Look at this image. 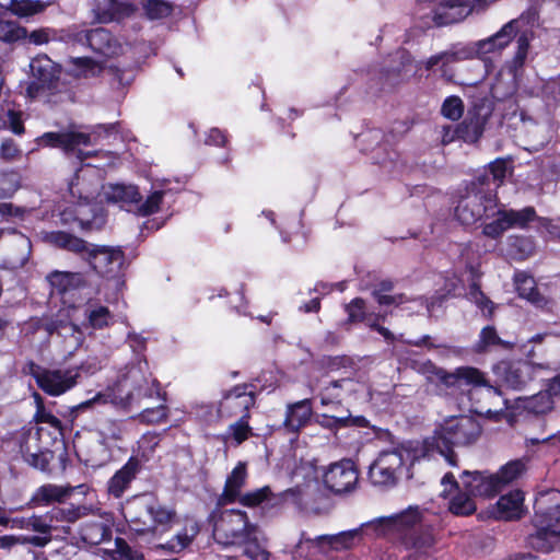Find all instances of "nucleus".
<instances>
[{
	"instance_id": "nucleus-1",
	"label": "nucleus",
	"mask_w": 560,
	"mask_h": 560,
	"mask_svg": "<svg viewBox=\"0 0 560 560\" xmlns=\"http://www.w3.org/2000/svg\"><path fill=\"white\" fill-rule=\"evenodd\" d=\"M440 392L446 395L464 394L466 386H472L467 393L474 400V411L490 419H498L508 407V400L502 397L499 388L490 385L485 374L476 368L460 366L453 372L433 368Z\"/></svg>"
},
{
	"instance_id": "nucleus-2",
	"label": "nucleus",
	"mask_w": 560,
	"mask_h": 560,
	"mask_svg": "<svg viewBox=\"0 0 560 560\" xmlns=\"http://www.w3.org/2000/svg\"><path fill=\"white\" fill-rule=\"evenodd\" d=\"M524 18L511 20L505 23L497 33L493 35L464 44V48L468 60L478 58L483 61L486 72H490L491 61L490 55L500 54L509 44L516 38V52L513 57L511 66H509V74L511 77L510 84L502 93V97L511 95L516 89V71L521 69L527 58L530 38L527 32H521Z\"/></svg>"
},
{
	"instance_id": "nucleus-3",
	"label": "nucleus",
	"mask_w": 560,
	"mask_h": 560,
	"mask_svg": "<svg viewBox=\"0 0 560 560\" xmlns=\"http://www.w3.org/2000/svg\"><path fill=\"white\" fill-rule=\"evenodd\" d=\"M480 434L481 427L475 418L451 417L436 427L431 436L423 440L421 456L432 458L440 455L450 466L457 467L458 458L453 448L475 443Z\"/></svg>"
},
{
	"instance_id": "nucleus-4",
	"label": "nucleus",
	"mask_w": 560,
	"mask_h": 560,
	"mask_svg": "<svg viewBox=\"0 0 560 560\" xmlns=\"http://www.w3.org/2000/svg\"><path fill=\"white\" fill-rule=\"evenodd\" d=\"M47 240L52 245L72 252L86 260L101 277L115 281L116 289L124 285L121 268L125 255L119 247L98 246L63 231L51 232Z\"/></svg>"
},
{
	"instance_id": "nucleus-5",
	"label": "nucleus",
	"mask_w": 560,
	"mask_h": 560,
	"mask_svg": "<svg viewBox=\"0 0 560 560\" xmlns=\"http://www.w3.org/2000/svg\"><path fill=\"white\" fill-rule=\"evenodd\" d=\"M112 128V126H97L90 132H46L37 138V144L39 147L60 148L67 154L75 153L78 160L83 166L105 171L106 166L113 165L117 160V156L113 152L83 151L80 147L98 144L100 140L105 135H108Z\"/></svg>"
},
{
	"instance_id": "nucleus-6",
	"label": "nucleus",
	"mask_w": 560,
	"mask_h": 560,
	"mask_svg": "<svg viewBox=\"0 0 560 560\" xmlns=\"http://www.w3.org/2000/svg\"><path fill=\"white\" fill-rule=\"evenodd\" d=\"M487 177H477L459 197L455 208L456 219L466 225L482 219H493L498 212V198L489 188H486Z\"/></svg>"
},
{
	"instance_id": "nucleus-7",
	"label": "nucleus",
	"mask_w": 560,
	"mask_h": 560,
	"mask_svg": "<svg viewBox=\"0 0 560 560\" xmlns=\"http://www.w3.org/2000/svg\"><path fill=\"white\" fill-rule=\"evenodd\" d=\"M388 517L393 536L399 538L407 549L427 552L434 546L435 538L431 528L423 525L418 506H409Z\"/></svg>"
},
{
	"instance_id": "nucleus-8",
	"label": "nucleus",
	"mask_w": 560,
	"mask_h": 560,
	"mask_svg": "<svg viewBox=\"0 0 560 560\" xmlns=\"http://www.w3.org/2000/svg\"><path fill=\"white\" fill-rule=\"evenodd\" d=\"M164 190L153 191L145 200L137 186L126 183H108L102 186L101 197L107 203L117 205L137 215L147 217L159 211Z\"/></svg>"
},
{
	"instance_id": "nucleus-9",
	"label": "nucleus",
	"mask_w": 560,
	"mask_h": 560,
	"mask_svg": "<svg viewBox=\"0 0 560 560\" xmlns=\"http://www.w3.org/2000/svg\"><path fill=\"white\" fill-rule=\"evenodd\" d=\"M210 522L214 540L223 546L241 545L252 527L256 526L249 522L245 511L237 509L214 511Z\"/></svg>"
},
{
	"instance_id": "nucleus-10",
	"label": "nucleus",
	"mask_w": 560,
	"mask_h": 560,
	"mask_svg": "<svg viewBox=\"0 0 560 560\" xmlns=\"http://www.w3.org/2000/svg\"><path fill=\"white\" fill-rule=\"evenodd\" d=\"M416 14L430 28L462 22L468 11L466 0H418Z\"/></svg>"
},
{
	"instance_id": "nucleus-11",
	"label": "nucleus",
	"mask_w": 560,
	"mask_h": 560,
	"mask_svg": "<svg viewBox=\"0 0 560 560\" xmlns=\"http://www.w3.org/2000/svg\"><path fill=\"white\" fill-rule=\"evenodd\" d=\"M409 459V452L401 448L381 452L370 465V481L378 487L392 488L396 486Z\"/></svg>"
},
{
	"instance_id": "nucleus-12",
	"label": "nucleus",
	"mask_w": 560,
	"mask_h": 560,
	"mask_svg": "<svg viewBox=\"0 0 560 560\" xmlns=\"http://www.w3.org/2000/svg\"><path fill=\"white\" fill-rule=\"evenodd\" d=\"M536 219V211L533 207H525L521 210L505 209L498 203V212L489 223L483 224L482 234L489 238L498 240L509 229H525L529 222Z\"/></svg>"
},
{
	"instance_id": "nucleus-13",
	"label": "nucleus",
	"mask_w": 560,
	"mask_h": 560,
	"mask_svg": "<svg viewBox=\"0 0 560 560\" xmlns=\"http://www.w3.org/2000/svg\"><path fill=\"white\" fill-rule=\"evenodd\" d=\"M31 374L38 387L50 396H59L74 387L78 383V369H45L34 363L31 365Z\"/></svg>"
},
{
	"instance_id": "nucleus-14",
	"label": "nucleus",
	"mask_w": 560,
	"mask_h": 560,
	"mask_svg": "<svg viewBox=\"0 0 560 560\" xmlns=\"http://www.w3.org/2000/svg\"><path fill=\"white\" fill-rule=\"evenodd\" d=\"M359 476L353 462L343 459L329 465L323 474L325 487L336 494L354 489Z\"/></svg>"
},
{
	"instance_id": "nucleus-15",
	"label": "nucleus",
	"mask_w": 560,
	"mask_h": 560,
	"mask_svg": "<svg viewBox=\"0 0 560 560\" xmlns=\"http://www.w3.org/2000/svg\"><path fill=\"white\" fill-rule=\"evenodd\" d=\"M153 499L147 495L133 497L121 508L125 520L132 530L139 534L152 530Z\"/></svg>"
},
{
	"instance_id": "nucleus-16",
	"label": "nucleus",
	"mask_w": 560,
	"mask_h": 560,
	"mask_svg": "<svg viewBox=\"0 0 560 560\" xmlns=\"http://www.w3.org/2000/svg\"><path fill=\"white\" fill-rule=\"evenodd\" d=\"M77 40L80 43L85 42L94 52L105 58L118 57L125 54L127 48V45H124L108 30L103 27L79 33Z\"/></svg>"
},
{
	"instance_id": "nucleus-17",
	"label": "nucleus",
	"mask_w": 560,
	"mask_h": 560,
	"mask_svg": "<svg viewBox=\"0 0 560 560\" xmlns=\"http://www.w3.org/2000/svg\"><path fill=\"white\" fill-rule=\"evenodd\" d=\"M535 524H541L560 536V491H547L536 500Z\"/></svg>"
},
{
	"instance_id": "nucleus-18",
	"label": "nucleus",
	"mask_w": 560,
	"mask_h": 560,
	"mask_svg": "<svg viewBox=\"0 0 560 560\" xmlns=\"http://www.w3.org/2000/svg\"><path fill=\"white\" fill-rule=\"evenodd\" d=\"M468 60L464 43L452 45L448 49L432 55L422 61L423 67L428 71H439L442 79L452 81L455 77L453 65L456 62Z\"/></svg>"
},
{
	"instance_id": "nucleus-19",
	"label": "nucleus",
	"mask_w": 560,
	"mask_h": 560,
	"mask_svg": "<svg viewBox=\"0 0 560 560\" xmlns=\"http://www.w3.org/2000/svg\"><path fill=\"white\" fill-rule=\"evenodd\" d=\"M362 388V384L349 377L324 382L318 392L320 405L339 406L345 398L357 394Z\"/></svg>"
},
{
	"instance_id": "nucleus-20",
	"label": "nucleus",
	"mask_w": 560,
	"mask_h": 560,
	"mask_svg": "<svg viewBox=\"0 0 560 560\" xmlns=\"http://www.w3.org/2000/svg\"><path fill=\"white\" fill-rule=\"evenodd\" d=\"M247 386H235L226 393L220 401L218 413L220 417H231L237 413H248L255 405V395L247 392Z\"/></svg>"
},
{
	"instance_id": "nucleus-21",
	"label": "nucleus",
	"mask_w": 560,
	"mask_h": 560,
	"mask_svg": "<svg viewBox=\"0 0 560 560\" xmlns=\"http://www.w3.org/2000/svg\"><path fill=\"white\" fill-rule=\"evenodd\" d=\"M541 368L542 365L528 361L504 363L502 378L508 387L522 390L535 378L536 372Z\"/></svg>"
},
{
	"instance_id": "nucleus-22",
	"label": "nucleus",
	"mask_w": 560,
	"mask_h": 560,
	"mask_svg": "<svg viewBox=\"0 0 560 560\" xmlns=\"http://www.w3.org/2000/svg\"><path fill=\"white\" fill-rule=\"evenodd\" d=\"M95 513L91 515L96 520L84 522L79 532L81 539L92 546L100 545L112 537L110 515L101 513L98 508H95Z\"/></svg>"
},
{
	"instance_id": "nucleus-23",
	"label": "nucleus",
	"mask_w": 560,
	"mask_h": 560,
	"mask_svg": "<svg viewBox=\"0 0 560 560\" xmlns=\"http://www.w3.org/2000/svg\"><path fill=\"white\" fill-rule=\"evenodd\" d=\"M151 376L148 362L145 359L139 360L137 363L128 365L117 381V389L119 393L126 394V405H128V392L138 393L148 385V378Z\"/></svg>"
},
{
	"instance_id": "nucleus-24",
	"label": "nucleus",
	"mask_w": 560,
	"mask_h": 560,
	"mask_svg": "<svg viewBox=\"0 0 560 560\" xmlns=\"http://www.w3.org/2000/svg\"><path fill=\"white\" fill-rule=\"evenodd\" d=\"M143 463L140 458L131 456L127 463L117 470L107 482L108 493L118 499L129 489L131 482L141 472Z\"/></svg>"
},
{
	"instance_id": "nucleus-25",
	"label": "nucleus",
	"mask_w": 560,
	"mask_h": 560,
	"mask_svg": "<svg viewBox=\"0 0 560 560\" xmlns=\"http://www.w3.org/2000/svg\"><path fill=\"white\" fill-rule=\"evenodd\" d=\"M460 479L463 489L475 497H493L502 489L495 475L486 476L479 471L465 470Z\"/></svg>"
},
{
	"instance_id": "nucleus-26",
	"label": "nucleus",
	"mask_w": 560,
	"mask_h": 560,
	"mask_svg": "<svg viewBox=\"0 0 560 560\" xmlns=\"http://www.w3.org/2000/svg\"><path fill=\"white\" fill-rule=\"evenodd\" d=\"M40 430L42 429L37 428L34 434L28 432L25 439L21 442L20 448L25 462L30 466L42 471H47L50 460L52 459L54 456L52 453L47 448H42L38 445L31 444L33 440H38Z\"/></svg>"
},
{
	"instance_id": "nucleus-27",
	"label": "nucleus",
	"mask_w": 560,
	"mask_h": 560,
	"mask_svg": "<svg viewBox=\"0 0 560 560\" xmlns=\"http://www.w3.org/2000/svg\"><path fill=\"white\" fill-rule=\"evenodd\" d=\"M246 464L240 462L228 476L224 489L218 498V504L226 505L236 502L242 494V489L246 483Z\"/></svg>"
},
{
	"instance_id": "nucleus-28",
	"label": "nucleus",
	"mask_w": 560,
	"mask_h": 560,
	"mask_svg": "<svg viewBox=\"0 0 560 560\" xmlns=\"http://www.w3.org/2000/svg\"><path fill=\"white\" fill-rule=\"evenodd\" d=\"M312 400L306 398L287 407L283 425L288 432L296 433L304 428L311 420Z\"/></svg>"
},
{
	"instance_id": "nucleus-29",
	"label": "nucleus",
	"mask_w": 560,
	"mask_h": 560,
	"mask_svg": "<svg viewBox=\"0 0 560 560\" xmlns=\"http://www.w3.org/2000/svg\"><path fill=\"white\" fill-rule=\"evenodd\" d=\"M243 553L249 560H269L268 539L262 530L256 525L246 535V539L242 540Z\"/></svg>"
},
{
	"instance_id": "nucleus-30",
	"label": "nucleus",
	"mask_w": 560,
	"mask_h": 560,
	"mask_svg": "<svg viewBox=\"0 0 560 560\" xmlns=\"http://www.w3.org/2000/svg\"><path fill=\"white\" fill-rule=\"evenodd\" d=\"M74 489L71 486L43 485L34 492L31 501L37 506L61 503L72 494Z\"/></svg>"
},
{
	"instance_id": "nucleus-31",
	"label": "nucleus",
	"mask_w": 560,
	"mask_h": 560,
	"mask_svg": "<svg viewBox=\"0 0 560 560\" xmlns=\"http://www.w3.org/2000/svg\"><path fill=\"white\" fill-rule=\"evenodd\" d=\"M313 540H316L317 542L327 541L335 549H347V548L354 546L357 542H360L362 540V537H361L359 527L354 528V529L341 532L336 535L318 536L315 539L306 537L305 534L303 533L301 540L298 544L296 548H301L303 541L313 542Z\"/></svg>"
},
{
	"instance_id": "nucleus-32",
	"label": "nucleus",
	"mask_w": 560,
	"mask_h": 560,
	"mask_svg": "<svg viewBox=\"0 0 560 560\" xmlns=\"http://www.w3.org/2000/svg\"><path fill=\"white\" fill-rule=\"evenodd\" d=\"M524 497L518 490L502 495L498 503V517L510 521L521 517Z\"/></svg>"
},
{
	"instance_id": "nucleus-33",
	"label": "nucleus",
	"mask_w": 560,
	"mask_h": 560,
	"mask_svg": "<svg viewBox=\"0 0 560 560\" xmlns=\"http://www.w3.org/2000/svg\"><path fill=\"white\" fill-rule=\"evenodd\" d=\"M84 326L91 329H104L114 324V315L108 307L101 304H88L84 310Z\"/></svg>"
},
{
	"instance_id": "nucleus-34",
	"label": "nucleus",
	"mask_w": 560,
	"mask_h": 560,
	"mask_svg": "<svg viewBox=\"0 0 560 560\" xmlns=\"http://www.w3.org/2000/svg\"><path fill=\"white\" fill-rule=\"evenodd\" d=\"M537 530L528 537V545L540 552L547 553L552 551L560 544V536L553 534L549 528L535 524Z\"/></svg>"
},
{
	"instance_id": "nucleus-35",
	"label": "nucleus",
	"mask_w": 560,
	"mask_h": 560,
	"mask_svg": "<svg viewBox=\"0 0 560 560\" xmlns=\"http://www.w3.org/2000/svg\"><path fill=\"white\" fill-rule=\"evenodd\" d=\"M69 72L75 77L91 78L98 75L104 66L90 57H77L69 60Z\"/></svg>"
},
{
	"instance_id": "nucleus-36",
	"label": "nucleus",
	"mask_w": 560,
	"mask_h": 560,
	"mask_svg": "<svg viewBox=\"0 0 560 560\" xmlns=\"http://www.w3.org/2000/svg\"><path fill=\"white\" fill-rule=\"evenodd\" d=\"M392 523L388 516L376 517L372 521L361 524L359 527L362 539H376L381 537L393 536L390 529Z\"/></svg>"
},
{
	"instance_id": "nucleus-37",
	"label": "nucleus",
	"mask_w": 560,
	"mask_h": 560,
	"mask_svg": "<svg viewBox=\"0 0 560 560\" xmlns=\"http://www.w3.org/2000/svg\"><path fill=\"white\" fill-rule=\"evenodd\" d=\"M30 67L33 77L43 84L50 83L57 75L55 62L46 55H39L32 59Z\"/></svg>"
},
{
	"instance_id": "nucleus-38",
	"label": "nucleus",
	"mask_w": 560,
	"mask_h": 560,
	"mask_svg": "<svg viewBox=\"0 0 560 560\" xmlns=\"http://www.w3.org/2000/svg\"><path fill=\"white\" fill-rule=\"evenodd\" d=\"M486 118L479 115L467 117L459 125V138L465 142L474 143L482 136Z\"/></svg>"
},
{
	"instance_id": "nucleus-39",
	"label": "nucleus",
	"mask_w": 560,
	"mask_h": 560,
	"mask_svg": "<svg viewBox=\"0 0 560 560\" xmlns=\"http://www.w3.org/2000/svg\"><path fill=\"white\" fill-rule=\"evenodd\" d=\"M93 505H71L67 508H58L51 511V518L57 522L74 523L81 517L88 516L95 513Z\"/></svg>"
},
{
	"instance_id": "nucleus-40",
	"label": "nucleus",
	"mask_w": 560,
	"mask_h": 560,
	"mask_svg": "<svg viewBox=\"0 0 560 560\" xmlns=\"http://www.w3.org/2000/svg\"><path fill=\"white\" fill-rule=\"evenodd\" d=\"M49 542V537L4 535L0 537V550L9 553L18 545H32L42 548Z\"/></svg>"
},
{
	"instance_id": "nucleus-41",
	"label": "nucleus",
	"mask_w": 560,
	"mask_h": 560,
	"mask_svg": "<svg viewBox=\"0 0 560 560\" xmlns=\"http://www.w3.org/2000/svg\"><path fill=\"white\" fill-rule=\"evenodd\" d=\"M346 312L348 314V323H364L368 327L376 315L375 313L368 312L365 302L361 298H355L349 304H347Z\"/></svg>"
},
{
	"instance_id": "nucleus-42",
	"label": "nucleus",
	"mask_w": 560,
	"mask_h": 560,
	"mask_svg": "<svg viewBox=\"0 0 560 560\" xmlns=\"http://www.w3.org/2000/svg\"><path fill=\"white\" fill-rule=\"evenodd\" d=\"M137 11V5L130 2L108 0V11L100 15L101 22L107 23L114 20L129 18Z\"/></svg>"
},
{
	"instance_id": "nucleus-43",
	"label": "nucleus",
	"mask_w": 560,
	"mask_h": 560,
	"mask_svg": "<svg viewBox=\"0 0 560 560\" xmlns=\"http://www.w3.org/2000/svg\"><path fill=\"white\" fill-rule=\"evenodd\" d=\"M141 4L145 16L151 21L166 19L174 10L173 3L165 0H142Z\"/></svg>"
},
{
	"instance_id": "nucleus-44",
	"label": "nucleus",
	"mask_w": 560,
	"mask_h": 560,
	"mask_svg": "<svg viewBox=\"0 0 560 560\" xmlns=\"http://www.w3.org/2000/svg\"><path fill=\"white\" fill-rule=\"evenodd\" d=\"M524 408L534 415H544L553 408V399L545 390L524 399Z\"/></svg>"
},
{
	"instance_id": "nucleus-45",
	"label": "nucleus",
	"mask_w": 560,
	"mask_h": 560,
	"mask_svg": "<svg viewBox=\"0 0 560 560\" xmlns=\"http://www.w3.org/2000/svg\"><path fill=\"white\" fill-rule=\"evenodd\" d=\"M48 3L34 0H11L9 9L18 16L28 18L43 12Z\"/></svg>"
},
{
	"instance_id": "nucleus-46",
	"label": "nucleus",
	"mask_w": 560,
	"mask_h": 560,
	"mask_svg": "<svg viewBox=\"0 0 560 560\" xmlns=\"http://www.w3.org/2000/svg\"><path fill=\"white\" fill-rule=\"evenodd\" d=\"M493 346H500L504 349H510L512 347V345L510 342L502 340L498 336L494 327L487 326V327L482 328V330L480 331L479 341L476 346V350L478 352H483L488 348L493 347Z\"/></svg>"
},
{
	"instance_id": "nucleus-47",
	"label": "nucleus",
	"mask_w": 560,
	"mask_h": 560,
	"mask_svg": "<svg viewBox=\"0 0 560 560\" xmlns=\"http://www.w3.org/2000/svg\"><path fill=\"white\" fill-rule=\"evenodd\" d=\"M272 497L271 489L265 486L246 493H242L236 502L247 508H256Z\"/></svg>"
},
{
	"instance_id": "nucleus-48",
	"label": "nucleus",
	"mask_w": 560,
	"mask_h": 560,
	"mask_svg": "<svg viewBox=\"0 0 560 560\" xmlns=\"http://www.w3.org/2000/svg\"><path fill=\"white\" fill-rule=\"evenodd\" d=\"M471 494L458 493L450 501V511L455 515H469L475 512L476 505L470 498Z\"/></svg>"
},
{
	"instance_id": "nucleus-49",
	"label": "nucleus",
	"mask_w": 560,
	"mask_h": 560,
	"mask_svg": "<svg viewBox=\"0 0 560 560\" xmlns=\"http://www.w3.org/2000/svg\"><path fill=\"white\" fill-rule=\"evenodd\" d=\"M524 464L521 460H513L504 465L498 474H495L501 488L522 475Z\"/></svg>"
},
{
	"instance_id": "nucleus-50",
	"label": "nucleus",
	"mask_w": 560,
	"mask_h": 560,
	"mask_svg": "<svg viewBox=\"0 0 560 560\" xmlns=\"http://www.w3.org/2000/svg\"><path fill=\"white\" fill-rule=\"evenodd\" d=\"M464 113V104L460 97L452 95L444 100L441 114L450 120H458Z\"/></svg>"
},
{
	"instance_id": "nucleus-51",
	"label": "nucleus",
	"mask_w": 560,
	"mask_h": 560,
	"mask_svg": "<svg viewBox=\"0 0 560 560\" xmlns=\"http://www.w3.org/2000/svg\"><path fill=\"white\" fill-rule=\"evenodd\" d=\"M196 534L197 529L195 527H191V534H188V532L184 529L183 532L177 533L165 545H161V547L173 552H179L190 545Z\"/></svg>"
},
{
	"instance_id": "nucleus-52",
	"label": "nucleus",
	"mask_w": 560,
	"mask_h": 560,
	"mask_svg": "<svg viewBox=\"0 0 560 560\" xmlns=\"http://www.w3.org/2000/svg\"><path fill=\"white\" fill-rule=\"evenodd\" d=\"M515 285L518 294L529 301H535V296L538 294L535 289V281L530 276L525 273L515 275Z\"/></svg>"
},
{
	"instance_id": "nucleus-53",
	"label": "nucleus",
	"mask_w": 560,
	"mask_h": 560,
	"mask_svg": "<svg viewBox=\"0 0 560 560\" xmlns=\"http://www.w3.org/2000/svg\"><path fill=\"white\" fill-rule=\"evenodd\" d=\"M26 36V28L11 21L0 20V40L15 42Z\"/></svg>"
},
{
	"instance_id": "nucleus-54",
	"label": "nucleus",
	"mask_w": 560,
	"mask_h": 560,
	"mask_svg": "<svg viewBox=\"0 0 560 560\" xmlns=\"http://www.w3.org/2000/svg\"><path fill=\"white\" fill-rule=\"evenodd\" d=\"M27 40L34 45H44L48 44L50 40L62 39V37L58 36V32L54 28L45 27L34 30L31 33L26 32Z\"/></svg>"
},
{
	"instance_id": "nucleus-55",
	"label": "nucleus",
	"mask_w": 560,
	"mask_h": 560,
	"mask_svg": "<svg viewBox=\"0 0 560 560\" xmlns=\"http://www.w3.org/2000/svg\"><path fill=\"white\" fill-rule=\"evenodd\" d=\"M249 413L242 415L241 418L229 427V430L237 444H241L250 434L252 428L248 424Z\"/></svg>"
},
{
	"instance_id": "nucleus-56",
	"label": "nucleus",
	"mask_w": 560,
	"mask_h": 560,
	"mask_svg": "<svg viewBox=\"0 0 560 560\" xmlns=\"http://www.w3.org/2000/svg\"><path fill=\"white\" fill-rule=\"evenodd\" d=\"M510 245L520 259L529 257L535 250L534 242L532 238L525 236L512 237Z\"/></svg>"
},
{
	"instance_id": "nucleus-57",
	"label": "nucleus",
	"mask_w": 560,
	"mask_h": 560,
	"mask_svg": "<svg viewBox=\"0 0 560 560\" xmlns=\"http://www.w3.org/2000/svg\"><path fill=\"white\" fill-rule=\"evenodd\" d=\"M100 434L104 440L119 441L122 439L124 430L119 421L107 419L100 424Z\"/></svg>"
},
{
	"instance_id": "nucleus-58",
	"label": "nucleus",
	"mask_w": 560,
	"mask_h": 560,
	"mask_svg": "<svg viewBox=\"0 0 560 560\" xmlns=\"http://www.w3.org/2000/svg\"><path fill=\"white\" fill-rule=\"evenodd\" d=\"M174 517V513L153 500V509H152V530L154 533L159 526L168 525Z\"/></svg>"
},
{
	"instance_id": "nucleus-59",
	"label": "nucleus",
	"mask_w": 560,
	"mask_h": 560,
	"mask_svg": "<svg viewBox=\"0 0 560 560\" xmlns=\"http://www.w3.org/2000/svg\"><path fill=\"white\" fill-rule=\"evenodd\" d=\"M153 395H160L159 382L152 377V375L148 378V385L143 386L142 390L138 393L128 392V405H131L133 401H138L144 397H153Z\"/></svg>"
},
{
	"instance_id": "nucleus-60",
	"label": "nucleus",
	"mask_w": 560,
	"mask_h": 560,
	"mask_svg": "<svg viewBox=\"0 0 560 560\" xmlns=\"http://www.w3.org/2000/svg\"><path fill=\"white\" fill-rule=\"evenodd\" d=\"M139 418L142 422L154 424L161 423L167 418V410L164 405H160L155 408H147L140 415Z\"/></svg>"
},
{
	"instance_id": "nucleus-61",
	"label": "nucleus",
	"mask_w": 560,
	"mask_h": 560,
	"mask_svg": "<svg viewBox=\"0 0 560 560\" xmlns=\"http://www.w3.org/2000/svg\"><path fill=\"white\" fill-rule=\"evenodd\" d=\"M75 275L70 272L62 271H54L48 276V280L50 284L58 290V292L67 291L68 287L71 284Z\"/></svg>"
},
{
	"instance_id": "nucleus-62",
	"label": "nucleus",
	"mask_w": 560,
	"mask_h": 560,
	"mask_svg": "<svg viewBox=\"0 0 560 560\" xmlns=\"http://www.w3.org/2000/svg\"><path fill=\"white\" fill-rule=\"evenodd\" d=\"M316 423H318L320 427L328 429V430H337L340 428H343L346 418H342V415H328V413H322L316 415L315 417Z\"/></svg>"
},
{
	"instance_id": "nucleus-63",
	"label": "nucleus",
	"mask_w": 560,
	"mask_h": 560,
	"mask_svg": "<svg viewBox=\"0 0 560 560\" xmlns=\"http://www.w3.org/2000/svg\"><path fill=\"white\" fill-rule=\"evenodd\" d=\"M490 175H506L513 172V160L511 158H499L488 164Z\"/></svg>"
},
{
	"instance_id": "nucleus-64",
	"label": "nucleus",
	"mask_w": 560,
	"mask_h": 560,
	"mask_svg": "<svg viewBox=\"0 0 560 560\" xmlns=\"http://www.w3.org/2000/svg\"><path fill=\"white\" fill-rule=\"evenodd\" d=\"M27 529H32L42 534L39 537H49L51 539V528L52 526L45 522L42 516L33 515L27 518Z\"/></svg>"
}]
</instances>
